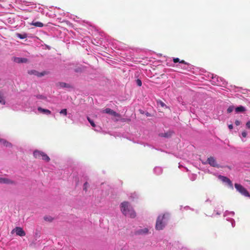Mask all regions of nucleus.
Instances as JSON below:
<instances>
[{
    "label": "nucleus",
    "mask_w": 250,
    "mask_h": 250,
    "mask_svg": "<svg viewBox=\"0 0 250 250\" xmlns=\"http://www.w3.org/2000/svg\"><path fill=\"white\" fill-rule=\"evenodd\" d=\"M121 210L125 216L130 218H135L136 213L128 202H124L121 205Z\"/></svg>",
    "instance_id": "obj_1"
},
{
    "label": "nucleus",
    "mask_w": 250,
    "mask_h": 250,
    "mask_svg": "<svg viewBox=\"0 0 250 250\" xmlns=\"http://www.w3.org/2000/svg\"><path fill=\"white\" fill-rule=\"evenodd\" d=\"M166 219L165 217V215H163L162 216L159 215L157 219L156 225H155V228L157 230H162L163 229L166 225Z\"/></svg>",
    "instance_id": "obj_2"
},
{
    "label": "nucleus",
    "mask_w": 250,
    "mask_h": 250,
    "mask_svg": "<svg viewBox=\"0 0 250 250\" xmlns=\"http://www.w3.org/2000/svg\"><path fill=\"white\" fill-rule=\"evenodd\" d=\"M210 81L212 84L220 86H225L227 83L223 78L219 77L217 75H215V77L212 78V80Z\"/></svg>",
    "instance_id": "obj_3"
},
{
    "label": "nucleus",
    "mask_w": 250,
    "mask_h": 250,
    "mask_svg": "<svg viewBox=\"0 0 250 250\" xmlns=\"http://www.w3.org/2000/svg\"><path fill=\"white\" fill-rule=\"evenodd\" d=\"M33 155L36 158H39L42 157V159L46 162H49L50 160V158L42 151L35 150L33 152Z\"/></svg>",
    "instance_id": "obj_4"
},
{
    "label": "nucleus",
    "mask_w": 250,
    "mask_h": 250,
    "mask_svg": "<svg viewBox=\"0 0 250 250\" xmlns=\"http://www.w3.org/2000/svg\"><path fill=\"white\" fill-rule=\"evenodd\" d=\"M235 188L236 190L240 192L242 195L246 197H250V195L247 189L244 188L242 185L238 184H235Z\"/></svg>",
    "instance_id": "obj_5"
},
{
    "label": "nucleus",
    "mask_w": 250,
    "mask_h": 250,
    "mask_svg": "<svg viewBox=\"0 0 250 250\" xmlns=\"http://www.w3.org/2000/svg\"><path fill=\"white\" fill-rule=\"evenodd\" d=\"M218 179L222 181L223 183H225L229 187L232 188H233V185L231 181L227 177L222 175H219Z\"/></svg>",
    "instance_id": "obj_6"
},
{
    "label": "nucleus",
    "mask_w": 250,
    "mask_h": 250,
    "mask_svg": "<svg viewBox=\"0 0 250 250\" xmlns=\"http://www.w3.org/2000/svg\"><path fill=\"white\" fill-rule=\"evenodd\" d=\"M102 112L103 113L110 114L115 117H120V115L119 113L116 112L115 111L109 108H107L104 110H103Z\"/></svg>",
    "instance_id": "obj_7"
},
{
    "label": "nucleus",
    "mask_w": 250,
    "mask_h": 250,
    "mask_svg": "<svg viewBox=\"0 0 250 250\" xmlns=\"http://www.w3.org/2000/svg\"><path fill=\"white\" fill-rule=\"evenodd\" d=\"M15 232L17 235L20 236H24L25 235V232L21 227H16L15 229Z\"/></svg>",
    "instance_id": "obj_8"
},
{
    "label": "nucleus",
    "mask_w": 250,
    "mask_h": 250,
    "mask_svg": "<svg viewBox=\"0 0 250 250\" xmlns=\"http://www.w3.org/2000/svg\"><path fill=\"white\" fill-rule=\"evenodd\" d=\"M28 73V74H29L30 75H34L37 76L38 77L43 76H44V73H45L44 72H39L35 70H29Z\"/></svg>",
    "instance_id": "obj_9"
},
{
    "label": "nucleus",
    "mask_w": 250,
    "mask_h": 250,
    "mask_svg": "<svg viewBox=\"0 0 250 250\" xmlns=\"http://www.w3.org/2000/svg\"><path fill=\"white\" fill-rule=\"evenodd\" d=\"M207 161V163L212 167H215L217 166L215 159L212 157L208 158Z\"/></svg>",
    "instance_id": "obj_10"
},
{
    "label": "nucleus",
    "mask_w": 250,
    "mask_h": 250,
    "mask_svg": "<svg viewBox=\"0 0 250 250\" xmlns=\"http://www.w3.org/2000/svg\"><path fill=\"white\" fill-rule=\"evenodd\" d=\"M148 232V229L147 228H144L138 229L136 234L138 235H146Z\"/></svg>",
    "instance_id": "obj_11"
},
{
    "label": "nucleus",
    "mask_w": 250,
    "mask_h": 250,
    "mask_svg": "<svg viewBox=\"0 0 250 250\" xmlns=\"http://www.w3.org/2000/svg\"><path fill=\"white\" fill-rule=\"evenodd\" d=\"M27 61V59L23 58L15 57L14 58V62L18 63H25Z\"/></svg>",
    "instance_id": "obj_12"
},
{
    "label": "nucleus",
    "mask_w": 250,
    "mask_h": 250,
    "mask_svg": "<svg viewBox=\"0 0 250 250\" xmlns=\"http://www.w3.org/2000/svg\"><path fill=\"white\" fill-rule=\"evenodd\" d=\"M38 110L39 112H40L43 114H46V115H49L51 113V112L49 110L47 109H43V108H42L41 107H38Z\"/></svg>",
    "instance_id": "obj_13"
},
{
    "label": "nucleus",
    "mask_w": 250,
    "mask_h": 250,
    "mask_svg": "<svg viewBox=\"0 0 250 250\" xmlns=\"http://www.w3.org/2000/svg\"><path fill=\"white\" fill-rule=\"evenodd\" d=\"M153 172L156 175H160L163 172V169L161 167H156L153 169Z\"/></svg>",
    "instance_id": "obj_14"
},
{
    "label": "nucleus",
    "mask_w": 250,
    "mask_h": 250,
    "mask_svg": "<svg viewBox=\"0 0 250 250\" xmlns=\"http://www.w3.org/2000/svg\"><path fill=\"white\" fill-rule=\"evenodd\" d=\"M0 183L9 184H13V182L7 178H0Z\"/></svg>",
    "instance_id": "obj_15"
},
{
    "label": "nucleus",
    "mask_w": 250,
    "mask_h": 250,
    "mask_svg": "<svg viewBox=\"0 0 250 250\" xmlns=\"http://www.w3.org/2000/svg\"><path fill=\"white\" fill-rule=\"evenodd\" d=\"M0 143L3 145L4 146H5L6 147H10L12 146L11 144L7 142L6 140L4 139H2L0 138Z\"/></svg>",
    "instance_id": "obj_16"
},
{
    "label": "nucleus",
    "mask_w": 250,
    "mask_h": 250,
    "mask_svg": "<svg viewBox=\"0 0 250 250\" xmlns=\"http://www.w3.org/2000/svg\"><path fill=\"white\" fill-rule=\"evenodd\" d=\"M31 25H34L36 27H42L43 26V24L40 21H32L30 24Z\"/></svg>",
    "instance_id": "obj_17"
},
{
    "label": "nucleus",
    "mask_w": 250,
    "mask_h": 250,
    "mask_svg": "<svg viewBox=\"0 0 250 250\" xmlns=\"http://www.w3.org/2000/svg\"><path fill=\"white\" fill-rule=\"evenodd\" d=\"M245 108L242 105L239 106L235 108V110L236 113L243 112L245 111Z\"/></svg>",
    "instance_id": "obj_18"
},
{
    "label": "nucleus",
    "mask_w": 250,
    "mask_h": 250,
    "mask_svg": "<svg viewBox=\"0 0 250 250\" xmlns=\"http://www.w3.org/2000/svg\"><path fill=\"white\" fill-rule=\"evenodd\" d=\"M16 36L17 37L20 38V39H24L27 37V35L26 33H23V34H20V33H17Z\"/></svg>",
    "instance_id": "obj_19"
},
{
    "label": "nucleus",
    "mask_w": 250,
    "mask_h": 250,
    "mask_svg": "<svg viewBox=\"0 0 250 250\" xmlns=\"http://www.w3.org/2000/svg\"><path fill=\"white\" fill-rule=\"evenodd\" d=\"M0 104H5V101L3 96V94L1 91H0Z\"/></svg>",
    "instance_id": "obj_20"
},
{
    "label": "nucleus",
    "mask_w": 250,
    "mask_h": 250,
    "mask_svg": "<svg viewBox=\"0 0 250 250\" xmlns=\"http://www.w3.org/2000/svg\"><path fill=\"white\" fill-rule=\"evenodd\" d=\"M226 220L230 222L231 224V226L233 228L235 227V222L234 221V220L231 218H230V217H227L226 218Z\"/></svg>",
    "instance_id": "obj_21"
},
{
    "label": "nucleus",
    "mask_w": 250,
    "mask_h": 250,
    "mask_svg": "<svg viewBox=\"0 0 250 250\" xmlns=\"http://www.w3.org/2000/svg\"><path fill=\"white\" fill-rule=\"evenodd\" d=\"M205 76L208 79H210V80H212V78H214L215 77V75L212 73H209V72H207L205 74Z\"/></svg>",
    "instance_id": "obj_22"
},
{
    "label": "nucleus",
    "mask_w": 250,
    "mask_h": 250,
    "mask_svg": "<svg viewBox=\"0 0 250 250\" xmlns=\"http://www.w3.org/2000/svg\"><path fill=\"white\" fill-rule=\"evenodd\" d=\"M234 211H229L228 210L226 211L224 214V217H227L228 215H230L231 216H233L234 215Z\"/></svg>",
    "instance_id": "obj_23"
},
{
    "label": "nucleus",
    "mask_w": 250,
    "mask_h": 250,
    "mask_svg": "<svg viewBox=\"0 0 250 250\" xmlns=\"http://www.w3.org/2000/svg\"><path fill=\"white\" fill-rule=\"evenodd\" d=\"M59 86L62 87V88H65V87H69L70 86L68 84L65 83H63V82H61V83H59Z\"/></svg>",
    "instance_id": "obj_24"
},
{
    "label": "nucleus",
    "mask_w": 250,
    "mask_h": 250,
    "mask_svg": "<svg viewBox=\"0 0 250 250\" xmlns=\"http://www.w3.org/2000/svg\"><path fill=\"white\" fill-rule=\"evenodd\" d=\"M173 62H175V63H176V62H179L180 63H184L185 64H187V63L186 62L184 61L183 60H182L181 61H180V60L179 58H174L173 59Z\"/></svg>",
    "instance_id": "obj_25"
},
{
    "label": "nucleus",
    "mask_w": 250,
    "mask_h": 250,
    "mask_svg": "<svg viewBox=\"0 0 250 250\" xmlns=\"http://www.w3.org/2000/svg\"><path fill=\"white\" fill-rule=\"evenodd\" d=\"M87 120L89 122V123L91 125L92 127H96V124L94 123V121L91 120L88 116L87 117Z\"/></svg>",
    "instance_id": "obj_26"
},
{
    "label": "nucleus",
    "mask_w": 250,
    "mask_h": 250,
    "mask_svg": "<svg viewBox=\"0 0 250 250\" xmlns=\"http://www.w3.org/2000/svg\"><path fill=\"white\" fill-rule=\"evenodd\" d=\"M247 136V132L246 131H243L241 133V139L243 142H245V140L243 139V138H246Z\"/></svg>",
    "instance_id": "obj_27"
},
{
    "label": "nucleus",
    "mask_w": 250,
    "mask_h": 250,
    "mask_svg": "<svg viewBox=\"0 0 250 250\" xmlns=\"http://www.w3.org/2000/svg\"><path fill=\"white\" fill-rule=\"evenodd\" d=\"M84 69V66L78 67L75 69L74 71L75 72H81Z\"/></svg>",
    "instance_id": "obj_28"
},
{
    "label": "nucleus",
    "mask_w": 250,
    "mask_h": 250,
    "mask_svg": "<svg viewBox=\"0 0 250 250\" xmlns=\"http://www.w3.org/2000/svg\"><path fill=\"white\" fill-rule=\"evenodd\" d=\"M234 109V106L233 105H230L227 109V113H230L231 112H232L233 111Z\"/></svg>",
    "instance_id": "obj_29"
},
{
    "label": "nucleus",
    "mask_w": 250,
    "mask_h": 250,
    "mask_svg": "<svg viewBox=\"0 0 250 250\" xmlns=\"http://www.w3.org/2000/svg\"><path fill=\"white\" fill-rule=\"evenodd\" d=\"M37 99H42V100H46V97L44 96V95H37L36 96H35Z\"/></svg>",
    "instance_id": "obj_30"
},
{
    "label": "nucleus",
    "mask_w": 250,
    "mask_h": 250,
    "mask_svg": "<svg viewBox=\"0 0 250 250\" xmlns=\"http://www.w3.org/2000/svg\"><path fill=\"white\" fill-rule=\"evenodd\" d=\"M60 114L63 115L64 116H66L67 114V109H62L60 111Z\"/></svg>",
    "instance_id": "obj_31"
},
{
    "label": "nucleus",
    "mask_w": 250,
    "mask_h": 250,
    "mask_svg": "<svg viewBox=\"0 0 250 250\" xmlns=\"http://www.w3.org/2000/svg\"><path fill=\"white\" fill-rule=\"evenodd\" d=\"M172 132H167V133H165L164 135H163V137L168 138L171 136Z\"/></svg>",
    "instance_id": "obj_32"
},
{
    "label": "nucleus",
    "mask_w": 250,
    "mask_h": 250,
    "mask_svg": "<svg viewBox=\"0 0 250 250\" xmlns=\"http://www.w3.org/2000/svg\"><path fill=\"white\" fill-rule=\"evenodd\" d=\"M44 219L46 221L49 222H51L53 220V218L51 216H45L44 217Z\"/></svg>",
    "instance_id": "obj_33"
},
{
    "label": "nucleus",
    "mask_w": 250,
    "mask_h": 250,
    "mask_svg": "<svg viewBox=\"0 0 250 250\" xmlns=\"http://www.w3.org/2000/svg\"><path fill=\"white\" fill-rule=\"evenodd\" d=\"M39 7L36 10L37 11H38V12H41V13L42 14H43V9L42 7H41V6L40 5V4L39 5Z\"/></svg>",
    "instance_id": "obj_34"
},
{
    "label": "nucleus",
    "mask_w": 250,
    "mask_h": 250,
    "mask_svg": "<svg viewBox=\"0 0 250 250\" xmlns=\"http://www.w3.org/2000/svg\"><path fill=\"white\" fill-rule=\"evenodd\" d=\"M189 178L191 181H194L196 179V175L195 174H191L189 176Z\"/></svg>",
    "instance_id": "obj_35"
},
{
    "label": "nucleus",
    "mask_w": 250,
    "mask_h": 250,
    "mask_svg": "<svg viewBox=\"0 0 250 250\" xmlns=\"http://www.w3.org/2000/svg\"><path fill=\"white\" fill-rule=\"evenodd\" d=\"M136 84H137V85H138L139 86H141L142 85V83L141 80L140 79H139L136 80Z\"/></svg>",
    "instance_id": "obj_36"
},
{
    "label": "nucleus",
    "mask_w": 250,
    "mask_h": 250,
    "mask_svg": "<svg viewBox=\"0 0 250 250\" xmlns=\"http://www.w3.org/2000/svg\"><path fill=\"white\" fill-rule=\"evenodd\" d=\"M94 130L96 131H100L101 130V127L99 126L96 125V127H94Z\"/></svg>",
    "instance_id": "obj_37"
},
{
    "label": "nucleus",
    "mask_w": 250,
    "mask_h": 250,
    "mask_svg": "<svg viewBox=\"0 0 250 250\" xmlns=\"http://www.w3.org/2000/svg\"><path fill=\"white\" fill-rule=\"evenodd\" d=\"M158 103H159V104L161 105V106L162 107H165V106H166H166H166V104H165L164 102H163L162 101H159V102H158Z\"/></svg>",
    "instance_id": "obj_38"
},
{
    "label": "nucleus",
    "mask_w": 250,
    "mask_h": 250,
    "mask_svg": "<svg viewBox=\"0 0 250 250\" xmlns=\"http://www.w3.org/2000/svg\"><path fill=\"white\" fill-rule=\"evenodd\" d=\"M88 183L85 182L83 185V190L86 191L87 188Z\"/></svg>",
    "instance_id": "obj_39"
},
{
    "label": "nucleus",
    "mask_w": 250,
    "mask_h": 250,
    "mask_svg": "<svg viewBox=\"0 0 250 250\" xmlns=\"http://www.w3.org/2000/svg\"><path fill=\"white\" fill-rule=\"evenodd\" d=\"M246 128L250 129V121H249L247 122L246 124Z\"/></svg>",
    "instance_id": "obj_40"
},
{
    "label": "nucleus",
    "mask_w": 250,
    "mask_h": 250,
    "mask_svg": "<svg viewBox=\"0 0 250 250\" xmlns=\"http://www.w3.org/2000/svg\"><path fill=\"white\" fill-rule=\"evenodd\" d=\"M235 124L237 126L241 124V122L240 121H239V120H236L235 121Z\"/></svg>",
    "instance_id": "obj_41"
},
{
    "label": "nucleus",
    "mask_w": 250,
    "mask_h": 250,
    "mask_svg": "<svg viewBox=\"0 0 250 250\" xmlns=\"http://www.w3.org/2000/svg\"><path fill=\"white\" fill-rule=\"evenodd\" d=\"M136 197H137V195L135 193L132 194V195L130 196V198L134 199Z\"/></svg>",
    "instance_id": "obj_42"
},
{
    "label": "nucleus",
    "mask_w": 250,
    "mask_h": 250,
    "mask_svg": "<svg viewBox=\"0 0 250 250\" xmlns=\"http://www.w3.org/2000/svg\"><path fill=\"white\" fill-rule=\"evenodd\" d=\"M24 2L25 3V5H26L27 6H29V5H32L31 2L24 1Z\"/></svg>",
    "instance_id": "obj_43"
},
{
    "label": "nucleus",
    "mask_w": 250,
    "mask_h": 250,
    "mask_svg": "<svg viewBox=\"0 0 250 250\" xmlns=\"http://www.w3.org/2000/svg\"><path fill=\"white\" fill-rule=\"evenodd\" d=\"M228 127L230 130H231L233 128V125L232 124L229 125H228Z\"/></svg>",
    "instance_id": "obj_44"
},
{
    "label": "nucleus",
    "mask_w": 250,
    "mask_h": 250,
    "mask_svg": "<svg viewBox=\"0 0 250 250\" xmlns=\"http://www.w3.org/2000/svg\"><path fill=\"white\" fill-rule=\"evenodd\" d=\"M214 212H216V214L217 215H220L221 214V212H219V211H216L215 210H214Z\"/></svg>",
    "instance_id": "obj_45"
},
{
    "label": "nucleus",
    "mask_w": 250,
    "mask_h": 250,
    "mask_svg": "<svg viewBox=\"0 0 250 250\" xmlns=\"http://www.w3.org/2000/svg\"><path fill=\"white\" fill-rule=\"evenodd\" d=\"M59 14H60V15H63V14H64V15L65 14H64V13L63 12H61V13H59Z\"/></svg>",
    "instance_id": "obj_46"
},
{
    "label": "nucleus",
    "mask_w": 250,
    "mask_h": 250,
    "mask_svg": "<svg viewBox=\"0 0 250 250\" xmlns=\"http://www.w3.org/2000/svg\"><path fill=\"white\" fill-rule=\"evenodd\" d=\"M71 116H72L71 114H69V115H68V118H71Z\"/></svg>",
    "instance_id": "obj_47"
},
{
    "label": "nucleus",
    "mask_w": 250,
    "mask_h": 250,
    "mask_svg": "<svg viewBox=\"0 0 250 250\" xmlns=\"http://www.w3.org/2000/svg\"><path fill=\"white\" fill-rule=\"evenodd\" d=\"M72 16L73 17V20H75V19L74 18V16ZM71 18H72V17H71Z\"/></svg>",
    "instance_id": "obj_48"
},
{
    "label": "nucleus",
    "mask_w": 250,
    "mask_h": 250,
    "mask_svg": "<svg viewBox=\"0 0 250 250\" xmlns=\"http://www.w3.org/2000/svg\"><path fill=\"white\" fill-rule=\"evenodd\" d=\"M185 208H188V206H187V207H185Z\"/></svg>",
    "instance_id": "obj_49"
}]
</instances>
